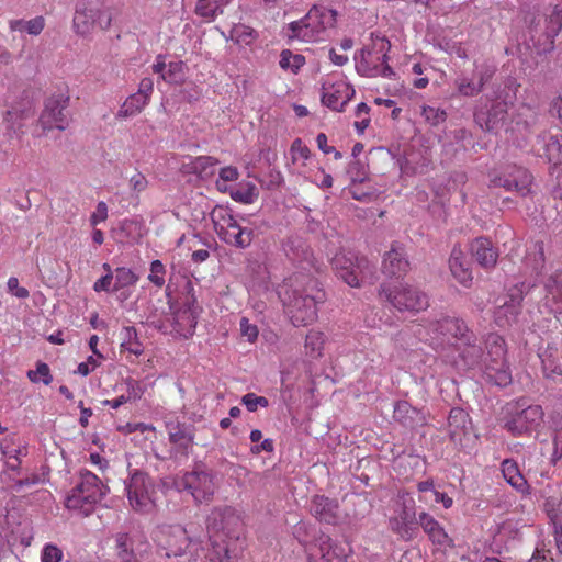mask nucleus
<instances>
[{
  "label": "nucleus",
  "mask_w": 562,
  "mask_h": 562,
  "mask_svg": "<svg viewBox=\"0 0 562 562\" xmlns=\"http://www.w3.org/2000/svg\"><path fill=\"white\" fill-rule=\"evenodd\" d=\"M303 276H295L289 289L285 290L284 304L288 306L292 323L295 326H306L317 317V305L325 301V292L319 282Z\"/></svg>",
  "instance_id": "f257e3e1"
},
{
  "label": "nucleus",
  "mask_w": 562,
  "mask_h": 562,
  "mask_svg": "<svg viewBox=\"0 0 562 562\" xmlns=\"http://www.w3.org/2000/svg\"><path fill=\"white\" fill-rule=\"evenodd\" d=\"M372 43L357 50L353 56L357 72L368 78H393L394 70L387 64L389 52L391 49L390 41L378 34H371Z\"/></svg>",
  "instance_id": "f03ea898"
},
{
  "label": "nucleus",
  "mask_w": 562,
  "mask_h": 562,
  "mask_svg": "<svg viewBox=\"0 0 562 562\" xmlns=\"http://www.w3.org/2000/svg\"><path fill=\"white\" fill-rule=\"evenodd\" d=\"M528 34L539 53L554 48V38L562 29V1L549 9L548 13L527 12L524 16Z\"/></svg>",
  "instance_id": "7ed1b4c3"
},
{
  "label": "nucleus",
  "mask_w": 562,
  "mask_h": 562,
  "mask_svg": "<svg viewBox=\"0 0 562 562\" xmlns=\"http://www.w3.org/2000/svg\"><path fill=\"white\" fill-rule=\"evenodd\" d=\"M108 493L109 487L94 473L81 470L75 486L66 497L65 506L87 517Z\"/></svg>",
  "instance_id": "20e7f679"
},
{
  "label": "nucleus",
  "mask_w": 562,
  "mask_h": 562,
  "mask_svg": "<svg viewBox=\"0 0 562 562\" xmlns=\"http://www.w3.org/2000/svg\"><path fill=\"white\" fill-rule=\"evenodd\" d=\"M336 16L335 10L314 5L304 18L289 24L288 37L306 43L319 41L328 27H334Z\"/></svg>",
  "instance_id": "39448f33"
},
{
  "label": "nucleus",
  "mask_w": 562,
  "mask_h": 562,
  "mask_svg": "<svg viewBox=\"0 0 562 562\" xmlns=\"http://www.w3.org/2000/svg\"><path fill=\"white\" fill-rule=\"evenodd\" d=\"M333 266L337 277L352 288L372 283L375 279V266L367 257L351 250L336 254Z\"/></svg>",
  "instance_id": "423d86ee"
},
{
  "label": "nucleus",
  "mask_w": 562,
  "mask_h": 562,
  "mask_svg": "<svg viewBox=\"0 0 562 562\" xmlns=\"http://www.w3.org/2000/svg\"><path fill=\"white\" fill-rule=\"evenodd\" d=\"M106 0H78L75 4L72 30L77 35L87 36L95 25L109 30L112 24V12L105 8Z\"/></svg>",
  "instance_id": "0eeeda50"
},
{
  "label": "nucleus",
  "mask_w": 562,
  "mask_h": 562,
  "mask_svg": "<svg viewBox=\"0 0 562 562\" xmlns=\"http://www.w3.org/2000/svg\"><path fill=\"white\" fill-rule=\"evenodd\" d=\"M214 473L202 463H196L191 471L184 472L175 479V486L179 492H188L196 504L211 502L216 485Z\"/></svg>",
  "instance_id": "6e6552de"
},
{
  "label": "nucleus",
  "mask_w": 562,
  "mask_h": 562,
  "mask_svg": "<svg viewBox=\"0 0 562 562\" xmlns=\"http://www.w3.org/2000/svg\"><path fill=\"white\" fill-rule=\"evenodd\" d=\"M124 484L128 504L135 512L149 513L155 508L156 485L148 473L135 469Z\"/></svg>",
  "instance_id": "1a4fd4ad"
},
{
  "label": "nucleus",
  "mask_w": 562,
  "mask_h": 562,
  "mask_svg": "<svg viewBox=\"0 0 562 562\" xmlns=\"http://www.w3.org/2000/svg\"><path fill=\"white\" fill-rule=\"evenodd\" d=\"M212 220L220 238L237 248H247L254 239V231L241 227L234 215L225 209H215L212 212Z\"/></svg>",
  "instance_id": "9d476101"
},
{
  "label": "nucleus",
  "mask_w": 562,
  "mask_h": 562,
  "mask_svg": "<svg viewBox=\"0 0 562 562\" xmlns=\"http://www.w3.org/2000/svg\"><path fill=\"white\" fill-rule=\"evenodd\" d=\"M379 296L400 312H419L429 305L427 295L408 284H401L392 289L389 284L383 283L380 286Z\"/></svg>",
  "instance_id": "9b49d317"
},
{
  "label": "nucleus",
  "mask_w": 562,
  "mask_h": 562,
  "mask_svg": "<svg viewBox=\"0 0 562 562\" xmlns=\"http://www.w3.org/2000/svg\"><path fill=\"white\" fill-rule=\"evenodd\" d=\"M533 177L525 168L508 166L502 172L490 175V187L504 188L506 191H515L519 196H531Z\"/></svg>",
  "instance_id": "f8f14e48"
},
{
  "label": "nucleus",
  "mask_w": 562,
  "mask_h": 562,
  "mask_svg": "<svg viewBox=\"0 0 562 562\" xmlns=\"http://www.w3.org/2000/svg\"><path fill=\"white\" fill-rule=\"evenodd\" d=\"M69 94L58 92L48 97L44 102V109L38 117V124L44 133L54 128L65 131L68 127L67 109L69 106Z\"/></svg>",
  "instance_id": "ddd939ff"
},
{
  "label": "nucleus",
  "mask_w": 562,
  "mask_h": 562,
  "mask_svg": "<svg viewBox=\"0 0 562 562\" xmlns=\"http://www.w3.org/2000/svg\"><path fill=\"white\" fill-rule=\"evenodd\" d=\"M241 520L231 506L214 507L206 518L210 541L213 537L238 538Z\"/></svg>",
  "instance_id": "4468645a"
},
{
  "label": "nucleus",
  "mask_w": 562,
  "mask_h": 562,
  "mask_svg": "<svg viewBox=\"0 0 562 562\" xmlns=\"http://www.w3.org/2000/svg\"><path fill=\"white\" fill-rule=\"evenodd\" d=\"M200 543L199 539L189 535L187 528L180 525L170 526L166 533V557L175 559L170 562H187L190 550H194Z\"/></svg>",
  "instance_id": "2eb2a0df"
},
{
  "label": "nucleus",
  "mask_w": 562,
  "mask_h": 562,
  "mask_svg": "<svg viewBox=\"0 0 562 562\" xmlns=\"http://www.w3.org/2000/svg\"><path fill=\"white\" fill-rule=\"evenodd\" d=\"M427 329L428 334L441 344L450 338H454L458 341H469V339L472 338V330L468 327L465 322L459 317L443 316L439 319L431 321Z\"/></svg>",
  "instance_id": "dca6fc26"
},
{
  "label": "nucleus",
  "mask_w": 562,
  "mask_h": 562,
  "mask_svg": "<svg viewBox=\"0 0 562 562\" xmlns=\"http://www.w3.org/2000/svg\"><path fill=\"white\" fill-rule=\"evenodd\" d=\"M543 409L539 405H530L508 417L504 428L514 436H522L536 430L543 422Z\"/></svg>",
  "instance_id": "f3484780"
},
{
  "label": "nucleus",
  "mask_w": 562,
  "mask_h": 562,
  "mask_svg": "<svg viewBox=\"0 0 562 562\" xmlns=\"http://www.w3.org/2000/svg\"><path fill=\"white\" fill-rule=\"evenodd\" d=\"M508 103L495 101L490 106H481L474 112V121L483 131L494 132L501 128L507 119Z\"/></svg>",
  "instance_id": "a211bd4d"
},
{
  "label": "nucleus",
  "mask_w": 562,
  "mask_h": 562,
  "mask_svg": "<svg viewBox=\"0 0 562 562\" xmlns=\"http://www.w3.org/2000/svg\"><path fill=\"white\" fill-rule=\"evenodd\" d=\"M322 103L327 108L342 112L355 95L353 88L345 81L327 85L323 83Z\"/></svg>",
  "instance_id": "6ab92c4d"
},
{
  "label": "nucleus",
  "mask_w": 562,
  "mask_h": 562,
  "mask_svg": "<svg viewBox=\"0 0 562 562\" xmlns=\"http://www.w3.org/2000/svg\"><path fill=\"white\" fill-rule=\"evenodd\" d=\"M166 427L169 441L177 452L188 456L194 443L195 427L192 424L180 422L168 423Z\"/></svg>",
  "instance_id": "aec40b11"
},
{
  "label": "nucleus",
  "mask_w": 562,
  "mask_h": 562,
  "mask_svg": "<svg viewBox=\"0 0 562 562\" xmlns=\"http://www.w3.org/2000/svg\"><path fill=\"white\" fill-rule=\"evenodd\" d=\"M187 562H228L227 544L224 539L211 540L206 547L200 543L198 548L190 550Z\"/></svg>",
  "instance_id": "412c9836"
},
{
  "label": "nucleus",
  "mask_w": 562,
  "mask_h": 562,
  "mask_svg": "<svg viewBox=\"0 0 562 562\" xmlns=\"http://www.w3.org/2000/svg\"><path fill=\"white\" fill-rule=\"evenodd\" d=\"M409 262L404 249L394 244L391 249L385 252L382 261V272L387 277L401 278L407 273Z\"/></svg>",
  "instance_id": "4be33fe9"
},
{
  "label": "nucleus",
  "mask_w": 562,
  "mask_h": 562,
  "mask_svg": "<svg viewBox=\"0 0 562 562\" xmlns=\"http://www.w3.org/2000/svg\"><path fill=\"white\" fill-rule=\"evenodd\" d=\"M470 251L476 262L485 269L493 268L497 262L498 252L486 237L475 238L470 245Z\"/></svg>",
  "instance_id": "5701e85b"
},
{
  "label": "nucleus",
  "mask_w": 562,
  "mask_h": 562,
  "mask_svg": "<svg viewBox=\"0 0 562 562\" xmlns=\"http://www.w3.org/2000/svg\"><path fill=\"white\" fill-rule=\"evenodd\" d=\"M472 430V422L469 414L460 407L450 409L448 416V434L452 441H461Z\"/></svg>",
  "instance_id": "b1692460"
},
{
  "label": "nucleus",
  "mask_w": 562,
  "mask_h": 562,
  "mask_svg": "<svg viewBox=\"0 0 562 562\" xmlns=\"http://www.w3.org/2000/svg\"><path fill=\"white\" fill-rule=\"evenodd\" d=\"M419 526L432 543L441 547H453V540L448 536L443 527L428 513L422 512L419 514Z\"/></svg>",
  "instance_id": "393cba45"
},
{
  "label": "nucleus",
  "mask_w": 562,
  "mask_h": 562,
  "mask_svg": "<svg viewBox=\"0 0 562 562\" xmlns=\"http://www.w3.org/2000/svg\"><path fill=\"white\" fill-rule=\"evenodd\" d=\"M449 268L454 279L463 286H470L473 280L469 262L460 247L454 246L449 258Z\"/></svg>",
  "instance_id": "a878e982"
},
{
  "label": "nucleus",
  "mask_w": 562,
  "mask_h": 562,
  "mask_svg": "<svg viewBox=\"0 0 562 562\" xmlns=\"http://www.w3.org/2000/svg\"><path fill=\"white\" fill-rule=\"evenodd\" d=\"M338 505L335 501L323 496L316 495L311 503V513L322 522L334 525L337 521Z\"/></svg>",
  "instance_id": "bb28decb"
},
{
  "label": "nucleus",
  "mask_w": 562,
  "mask_h": 562,
  "mask_svg": "<svg viewBox=\"0 0 562 562\" xmlns=\"http://www.w3.org/2000/svg\"><path fill=\"white\" fill-rule=\"evenodd\" d=\"M116 557L120 562H144V554L134 548L135 540L126 532H119L114 537Z\"/></svg>",
  "instance_id": "cd10ccee"
},
{
  "label": "nucleus",
  "mask_w": 562,
  "mask_h": 562,
  "mask_svg": "<svg viewBox=\"0 0 562 562\" xmlns=\"http://www.w3.org/2000/svg\"><path fill=\"white\" fill-rule=\"evenodd\" d=\"M482 371L486 382L498 387H506L513 381L512 372L505 361L484 362Z\"/></svg>",
  "instance_id": "c85d7f7f"
},
{
  "label": "nucleus",
  "mask_w": 562,
  "mask_h": 562,
  "mask_svg": "<svg viewBox=\"0 0 562 562\" xmlns=\"http://www.w3.org/2000/svg\"><path fill=\"white\" fill-rule=\"evenodd\" d=\"M501 470L505 481L512 487L524 495L530 494V485L514 459H505L501 464Z\"/></svg>",
  "instance_id": "c756f323"
},
{
  "label": "nucleus",
  "mask_w": 562,
  "mask_h": 562,
  "mask_svg": "<svg viewBox=\"0 0 562 562\" xmlns=\"http://www.w3.org/2000/svg\"><path fill=\"white\" fill-rule=\"evenodd\" d=\"M318 550L321 553V562H345L349 549L347 550L344 546H340L331 540L327 535H321L317 539Z\"/></svg>",
  "instance_id": "7c9ffc66"
},
{
  "label": "nucleus",
  "mask_w": 562,
  "mask_h": 562,
  "mask_svg": "<svg viewBox=\"0 0 562 562\" xmlns=\"http://www.w3.org/2000/svg\"><path fill=\"white\" fill-rule=\"evenodd\" d=\"M477 338L476 335L472 331V338L468 340H460L463 348L460 351V359L463 361V364L473 369L476 367H484V352L482 348L476 344Z\"/></svg>",
  "instance_id": "2f4dec72"
},
{
  "label": "nucleus",
  "mask_w": 562,
  "mask_h": 562,
  "mask_svg": "<svg viewBox=\"0 0 562 562\" xmlns=\"http://www.w3.org/2000/svg\"><path fill=\"white\" fill-rule=\"evenodd\" d=\"M393 417L396 422L408 428H413L424 420L420 412L406 401H400L395 404Z\"/></svg>",
  "instance_id": "473e14b6"
},
{
  "label": "nucleus",
  "mask_w": 562,
  "mask_h": 562,
  "mask_svg": "<svg viewBox=\"0 0 562 562\" xmlns=\"http://www.w3.org/2000/svg\"><path fill=\"white\" fill-rule=\"evenodd\" d=\"M486 357L484 362L505 361L506 345L503 337L496 333H490L485 337Z\"/></svg>",
  "instance_id": "72a5a7b5"
},
{
  "label": "nucleus",
  "mask_w": 562,
  "mask_h": 562,
  "mask_svg": "<svg viewBox=\"0 0 562 562\" xmlns=\"http://www.w3.org/2000/svg\"><path fill=\"white\" fill-rule=\"evenodd\" d=\"M285 256L294 261L302 262L308 259V249L302 238L290 236L282 243Z\"/></svg>",
  "instance_id": "f704fd0d"
},
{
  "label": "nucleus",
  "mask_w": 562,
  "mask_h": 562,
  "mask_svg": "<svg viewBox=\"0 0 562 562\" xmlns=\"http://www.w3.org/2000/svg\"><path fill=\"white\" fill-rule=\"evenodd\" d=\"M12 32L27 33L30 35H40L45 27V19L37 15L31 20L16 19L9 22Z\"/></svg>",
  "instance_id": "c9c22d12"
},
{
  "label": "nucleus",
  "mask_w": 562,
  "mask_h": 562,
  "mask_svg": "<svg viewBox=\"0 0 562 562\" xmlns=\"http://www.w3.org/2000/svg\"><path fill=\"white\" fill-rule=\"evenodd\" d=\"M521 313V307L505 301L503 305L498 306L494 311V322L499 327L510 326L515 323Z\"/></svg>",
  "instance_id": "e433bc0d"
},
{
  "label": "nucleus",
  "mask_w": 562,
  "mask_h": 562,
  "mask_svg": "<svg viewBox=\"0 0 562 562\" xmlns=\"http://www.w3.org/2000/svg\"><path fill=\"white\" fill-rule=\"evenodd\" d=\"M229 2L231 0H198L195 13L205 19H215Z\"/></svg>",
  "instance_id": "4c0bfd02"
},
{
  "label": "nucleus",
  "mask_w": 562,
  "mask_h": 562,
  "mask_svg": "<svg viewBox=\"0 0 562 562\" xmlns=\"http://www.w3.org/2000/svg\"><path fill=\"white\" fill-rule=\"evenodd\" d=\"M122 336V342L121 348L122 350L128 351L130 353H133L135 356H139L143 353L144 348L142 342L138 339V334L135 327L127 326L124 327L121 331Z\"/></svg>",
  "instance_id": "58836bf2"
},
{
  "label": "nucleus",
  "mask_w": 562,
  "mask_h": 562,
  "mask_svg": "<svg viewBox=\"0 0 562 562\" xmlns=\"http://www.w3.org/2000/svg\"><path fill=\"white\" fill-rule=\"evenodd\" d=\"M415 501L412 497L403 498L402 508L397 516L407 527H412L415 531H419V517H416Z\"/></svg>",
  "instance_id": "ea45409f"
},
{
  "label": "nucleus",
  "mask_w": 562,
  "mask_h": 562,
  "mask_svg": "<svg viewBox=\"0 0 562 562\" xmlns=\"http://www.w3.org/2000/svg\"><path fill=\"white\" fill-rule=\"evenodd\" d=\"M113 279L115 281L112 286V292H117L120 290L135 285L138 281V276L130 268L119 267L114 270Z\"/></svg>",
  "instance_id": "a19ab883"
},
{
  "label": "nucleus",
  "mask_w": 562,
  "mask_h": 562,
  "mask_svg": "<svg viewBox=\"0 0 562 562\" xmlns=\"http://www.w3.org/2000/svg\"><path fill=\"white\" fill-rule=\"evenodd\" d=\"M148 99L139 93L131 94L125 102L122 104L117 115L120 117H128L139 113L144 106L148 103Z\"/></svg>",
  "instance_id": "79ce46f5"
},
{
  "label": "nucleus",
  "mask_w": 562,
  "mask_h": 562,
  "mask_svg": "<svg viewBox=\"0 0 562 562\" xmlns=\"http://www.w3.org/2000/svg\"><path fill=\"white\" fill-rule=\"evenodd\" d=\"M27 116L29 113L26 111H20L15 109L8 110L4 114V122L7 124V128L16 136L23 135V120H25Z\"/></svg>",
  "instance_id": "37998d69"
},
{
  "label": "nucleus",
  "mask_w": 562,
  "mask_h": 562,
  "mask_svg": "<svg viewBox=\"0 0 562 562\" xmlns=\"http://www.w3.org/2000/svg\"><path fill=\"white\" fill-rule=\"evenodd\" d=\"M217 164V160L211 156H200L196 157L192 161V172L199 175L200 177H209L214 173V168Z\"/></svg>",
  "instance_id": "c03bdc74"
},
{
  "label": "nucleus",
  "mask_w": 562,
  "mask_h": 562,
  "mask_svg": "<svg viewBox=\"0 0 562 562\" xmlns=\"http://www.w3.org/2000/svg\"><path fill=\"white\" fill-rule=\"evenodd\" d=\"M280 67L284 70L297 72V70L305 64V57L300 54H292L291 50L284 49L280 54Z\"/></svg>",
  "instance_id": "a18cd8bd"
},
{
  "label": "nucleus",
  "mask_w": 562,
  "mask_h": 562,
  "mask_svg": "<svg viewBox=\"0 0 562 562\" xmlns=\"http://www.w3.org/2000/svg\"><path fill=\"white\" fill-rule=\"evenodd\" d=\"M186 65L183 61H170L167 66L166 74H162V80L168 83H181L186 78Z\"/></svg>",
  "instance_id": "49530a36"
},
{
  "label": "nucleus",
  "mask_w": 562,
  "mask_h": 562,
  "mask_svg": "<svg viewBox=\"0 0 562 562\" xmlns=\"http://www.w3.org/2000/svg\"><path fill=\"white\" fill-rule=\"evenodd\" d=\"M325 337L324 334L317 330H311L305 338V348L313 358L322 355Z\"/></svg>",
  "instance_id": "de8ad7c7"
},
{
  "label": "nucleus",
  "mask_w": 562,
  "mask_h": 562,
  "mask_svg": "<svg viewBox=\"0 0 562 562\" xmlns=\"http://www.w3.org/2000/svg\"><path fill=\"white\" fill-rule=\"evenodd\" d=\"M390 529L396 533L402 540L411 541L417 537L418 532L412 527L405 526L398 517H392L389 521Z\"/></svg>",
  "instance_id": "09e8293b"
},
{
  "label": "nucleus",
  "mask_w": 562,
  "mask_h": 562,
  "mask_svg": "<svg viewBox=\"0 0 562 562\" xmlns=\"http://www.w3.org/2000/svg\"><path fill=\"white\" fill-rule=\"evenodd\" d=\"M27 378L34 383L43 382L45 385H49L53 381L48 364L42 361L36 363V370L27 372Z\"/></svg>",
  "instance_id": "8fccbe9b"
},
{
  "label": "nucleus",
  "mask_w": 562,
  "mask_h": 562,
  "mask_svg": "<svg viewBox=\"0 0 562 562\" xmlns=\"http://www.w3.org/2000/svg\"><path fill=\"white\" fill-rule=\"evenodd\" d=\"M542 371L547 379L555 381L562 376V367L551 355L541 356Z\"/></svg>",
  "instance_id": "3c124183"
},
{
  "label": "nucleus",
  "mask_w": 562,
  "mask_h": 562,
  "mask_svg": "<svg viewBox=\"0 0 562 562\" xmlns=\"http://www.w3.org/2000/svg\"><path fill=\"white\" fill-rule=\"evenodd\" d=\"M531 288H533V285L526 282H519L514 284L508 289L507 301L521 307L524 297L526 294L529 293Z\"/></svg>",
  "instance_id": "603ef678"
},
{
  "label": "nucleus",
  "mask_w": 562,
  "mask_h": 562,
  "mask_svg": "<svg viewBox=\"0 0 562 562\" xmlns=\"http://www.w3.org/2000/svg\"><path fill=\"white\" fill-rule=\"evenodd\" d=\"M254 37V30L243 24L235 25L231 31V38L237 44L248 45Z\"/></svg>",
  "instance_id": "864d4df0"
},
{
  "label": "nucleus",
  "mask_w": 562,
  "mask_h": 562,
  "mask_svg": "<svg viewBox=\"0 0 562 562\" xmlns=\"http://www.w3.org/2000/svg\"><path fill=\"white\" fill-rule=\"evenodd\" d=\"M544 288L554 299L562 301V271L551 274L547 279Z\"/></svg>",
  "instance_id": "5fc2aeb1"
},
{
  "label": "nucleus",
  "mask_w": 562,
  "mask_h": 562,
  "mask_svg": "<svg viewBox=\"0 0 562 562\" xmlns=\"http://www.w3.org/2000/svg\"><path fill=\"white\" fill-rule=\"evenodd\" d=\"M166 268L164 263L156 259L150 263V273L148 280L157 288H162L165 284Z\"/></svg>",
  "instance_id": "6e6d98bb"
},
{
  "label": "nucleus",
  "mask_w": 562,
  "mask_h": 562,
  "mask_svg": "<svg viewBox=\"0 0 562 562\" xmlns=\"http://www.w3.org/2000/svg\"><path fill=\"white\" fill-rule=\"evenodd\" d=\"M546 155L555 165L562 164V144L554 136H551L546 144Z\"/></svg>",
  "instance_id": "4d7b16f0"
},
{
  "label": "nucleus",
  "mask_w": 562,
  "mask_h": 562,
  "mask_svg": "<svg viewBox=\"0 0 562 562\" xmlns=\"http://www.w3.org/2000/svg\"><path fill=\"white\" fill-rule=\"evenodd\" d=\"M231 195L235 201L249 204L257 196V189L254 184L248 183L246 188L237 189Z\"/></svg>",
  "instance_id": "13d9d810"
},
{
  "label": "nucleus",
  "mask_w": 562,
  "mask_h": 562,
  "mask_svg": "<svg viewBox=\"0 0 562 562\" xmlns=\"http://www.w3.org/2000/svg\"><path fill=\"white\" fill-rule=\"evenodd\" d=\"M241 404H244L249 412H256L259 406L268 407L269 401L265 396H258L255 393H247L241 397Z\"/></svg>",
  "instance_id": "bf43d9fd"
},
{
  "label": "nucleus",
  "mask_w": 562,
  "mask_h": 562,
  "mask_svg": "<svg viewBox=\"0 0 562 562\" xmlns=\"http://www.w3.org/2000/svg\"><path fill=\"white\" fill-rule=\"evenodd\" d=\"M0 451L5 460H11L14 458H19L22 453L26 451L25 447H13L10 439L4 438L0 441Z\"/></svg>",
  "instance_id": "052dcab7"
},
{
  "label": "nucleus",
  "mask_w": 562,
  "mask_h": 562,
  "mask_svg": "<svg viewBox=\"0 0 562 562\" xmlns=\"http://www.w3.org/2000/svg\"><path fill=\"white\" fill-rule=\"evenodd\" d=\"M63 551L55 544L47 543L42 550V562H60L63 559Z\"/></svg>",
  "instance_id": "680f3d73"
},
{
  "label": "nucleus",
  "mask_w": 562,
  "mask_h": 562,
  "mask_svg": "<svg viewBox=\"0 0 562 562\" xmlns=\"http://www.w3.org/2000/svg\"><path fill=\"white\" fill-rule=\"evenodd\" d=\"M458 89L461 94L467 97L475 95L482 91L474 77L470 80L461 79L458 83Z\"/></svg>",
  "instance_id": "e2e57ef3"
},
{
  "label": "nucleus",
  "mask_w": 562,
  "mask_h": 562,
  "mask_svg": "<svg viewBox=\"0 0 562 562\" xmlns=\"http://www.w3.org/2000/svg\"><path fill=\"white\" fill-rule=\"evenodd\" d=\"M125 384L127 386V395H125V398L127 400V402H130V401H137V400H139L143 396L144 389L139 384L138 381H136V380H134L132 378H127L125 380Z\"/></svg>",
  "instance_id": "0e129e2a"
},
{
  "label": "nucleus",
  "mask_w": 562,
  "mask_h": 562,
  "mask_svg": "<svg viewBox=\"0 0 562 562\" xmlns=\"http://www.w3.org/2000/svg\"><path fill=\"white\" fill-rule=\"evenodd\" d=\"M424 115L431 125H438L445 122L447 117L445 111L431 106L424 108Z\"/></svg>",
  "instance_id": "69168bd1"
},
{
  "label": "nucleus",
  "mask_w": 562,
  "mask_h": 562,
  "mask_svg": "<svg viewBox=\"0 0 562 562\" xmlns=\"http://www.w3.org/2000/svg\"><path fill=\"white\" fill-rule=\"evenodd\" d=\"M240 333L249 342H254L258 337V328L248 322L246 317L240 319Z\"/></svg>",
  "instance_id": "338daca9"
},
{
  "label": "nucleus",
  "mask_w": 562,
  "mask_h": 562,
  "mask_svg": "<svg viewBox=\"0 0 562 562\" xmlns=\"http://www.w3.org/2000/svg\"><path fill=\"white\" fill-rule=\"evenodd\" d=\"M493 76L494 70L488 66H482L477 68L473 74V77L475 78L477 85L481 86V90L492 79Z\"/></svg>",
  "instance_id": "774afa93"
}]
</instances>
